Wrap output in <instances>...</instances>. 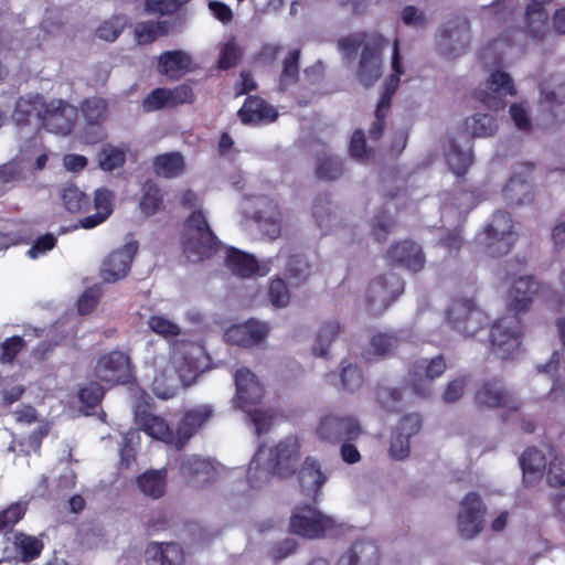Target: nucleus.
Wrapping results in <instances>:
<instances>
[{
	"label": "nucleus",
	"mask_w": 565,
	"mask_h": 565,
	"mask_svg": "<svg viewBox=\"0 0 565 565\" xmlns=\"http://www.w3.org/2000/svg\"><path fill=\"white\" fill-rule=\"evenodd\" d=\"M446 370L443 355H437L429 361L423 360L414 365L413 385L422 396H428L431 387L428 382L439 377Z\"/></svg>",
	"instance_id": "b1692460"
},
{
	"label": "nucleus",
	"mask_w": 565,
	"mask_h": 565,
	"mask_svg": "<svg viewBox=\"0 0 565 565\" xmlns=\"http://www.w3.org/2000/svg\"><path fill=\"white\" fill-rule=\"evenodd\" d=\"M300 441L290 435L275 447L266 450L259 448L248 467V480L253 486L267 481L271 473L281 477L291 475L300 460Z\"/></svg>",
	"instance_id": "f03ea898"
},
{
	"label": "nucleus",
	"mask_w": 565,
	"mask_h": 565,
	"mask_svg": "<svg viewBox=\"0 0 565 565\" xmlns=\"http://www.w3.org/2000/svg\"><path fill=\"white\" fill-rule=\"evenodd\" d=\"M148 327L157 334L163 338H173L181 333V328L173 321L163 316H151L148 320Z\"/></svg>",
	"instance_id": "864d4df0"
},
{
	"label": "nucleus",
	"mask_w": 565,
	"mask_h": 565,
	"mask_svg": "<svg viewBox=\"0 0 565 565\" xmlns=\"http://www.w3.org/2000/svg\"><path fill=\"white\" fill-rule=\"evenodd\" d=\"M525 28L527 34L536 41H544L551 35L548 15L543 7L527 4Z\"/></svg>",
	"instance_id": "473e14b6"
},
{
	"label": "nucleus",
	"mask_w": 565,
	"mask_h": 565,
	"mask_svg": "<svg viewBox=\"0 0 565 565\" xmlns=\"http://www.w3.org/2000/svg\"><path fill=\"white\" fill-rule=\"evenodd\" d=\"M77 119V108L62 99L46 104L43 125L54 134L67 135L72 131Z\"/></svg>",
	"instance_id": "f8f14e48"
},
{
	"label": "nucleus",
	"mask_w": 565,
	"mask_h": 565,
	"mask_svg": "<svg viewBox=\"0 0 565 565\" xmlns=\"http://www.w3.org/2000/svg\"><path fill=\"white\" fill-rule=\"evenodd\" d=\"M536 289L537 284L532 278H519L509 291V306L515 311L525 310L532 301Z\"/></svg>",
	"instance_id": "72a5a7b5"
},
{
	"label": "nucleus",
	"mask_w": 565,
	"mask_h": 565,
	"mask_svg": "<svg viewBox=\"0 0 565 565\" xmlns=\"http://www.w3.org/2000/svg\"><path fill=\"white\" fill-rule=\"evenodd\" d=\"M24 340L21 337L7 339L0 347V362L11 363L24 348Z\"/></svg>",
	"instance_id": "bf43d9fd"
},
{
	"label": "nucleus",
	"mask_w": 565,
	"mask_h": 565,
	"mask_svg": "<svg viewBox=\"0 0 565 565\" xmlns=\"http://www.w3.org/2000/svg\"><path fill=\"white\" fill-rule=\"evenodd\" d=\"M542 96L544 102L553 105H562L565 103V82H554L544 84L542 87Z\"/></svg>",
	"instance_id": "680f3d73"
},
{
	"label": "nucleus",
	"mask_w": 565,
	"mask_h": 565,
	"mask_svg": "<svg viewBox=\"0 0 565 565\" xmlns=\"http://www.w3.org/2000/svg\"><path fill=\"white\" fill-rule=\"evenodd\" d=\"M238 116L245 124H263L274 121L278 113L264 99L258 97H248L238 111Z\"/></svg>",
	"instance_id": "c756f323"
},
{
	"label": "nucleus",
	"mask_w": 565,
	"mask_h": 565,
	"mask_svg": "<svg viewBox=\"0 0 565 565\" xmlns=\"http://www.w3.org/2000/svg\"><path fill=\"white\" fill-rule=\"evenodd\" d=\"M401 337L395 333H376L371 338V349L377 356H385L394 352L399 345Z\"/></svg>",
	"instance_id": "09e8293b"
},
{
	"label": "nucleus",
	"mask_w": 565,
	"mask_h": 565,
	"mask_svg": "<svg viewBox=\"0 0 565 565\" xmlns=\"http://www.w3.org/2000/svg\"><path fill=\"white\" fill-rule=\"evenodd\" d=\"M326 476L320 469V465L313 458H306L299 472V483L302 492L308 497H316L323 483Z\"/></svg>",
	"instance_id": "2f4dec72"
},
{
	"label": "nucleus",
	"mask_w": 565,
	"mask_h": 565,
	"mask_svg": "<svg viewBox=\"0 0 565 565\" xmlns=\"http://www.w3.org/2000/svg\"><path fill=\"white\" fill-rule=\"evenodd\" d=\"M236 395L235 401L239 407L246 408L248 405L257 404L264 390L256 375L246 367H241L235 372Z\"/></svg>",
	"instance_id": "aec40b11"
},
{
	"label": "nucleus",
	"mask_w": 565,
	"mask_h": 565,
	"mask_svg": "<svg viewBox=\"0 0 565 565\" xmlns=\"http://www.w3.org/2000/svg\"><path fill=\"white\" fill-rule=\"evenodd\" d=\"M46 104L40 95L20 97L15 104L13 118L18 124H25L31 117L43 121Z\"/></svg>",
	"instance_id": "f704fd0d"
},
{
	"label": "nucleus",
	"mask_w": 565,
	"mask_h": 565,
	"mask_svg": "<svg viewBox=\"0 0 565 565\" xmlns=\"http://www.w3.org/2000/svg\"><path fill=\"white\" fill-rule=\"evenodd\" d=\"M161 204L162 195L160 190L152 184L147 185L140 201L142 212L147 215H152L158 211Z\"/></svg>",
	"instance_id": "13d9d810"
},
{
	"label": "nucleus",
	"mask_w": 565,
	"mask_h": 565,
	"mask_svg": "<svg viewBox=\"0 0 565 565\" xmlns=\"http://www.w3.org/2000/svg\"><path fill=\"white\" fill-rule=\"evenodd\" d=\"M180 4L179 0H147L145 10L149 14L168 15L175 12Z\"/></svg>",
	"instance_id": "e2e57ef3"
},
{
	"label": "nucleus",
	"mask_w": 565,
	"mask_h": 565,
	"mask_svg": "<svg viewBox=\"0 0 565 565\" xmlns=\"http://www.w3.org/2000/svg\"><path fill=\"white\" fill-rule=\"evenodd\" d=\"M191 56L183 51H168L160 55L158 70L169 78L178 79L190 70Z\"/></svg>",
	"instance_id": "7c9ffc66"
},
{
	"label": "nucleus",
	"mask_w": 565,
	"mask_h": 565,
	"mask_svg": "<svg viewBox=\"0 0 565 565\" xmlns=\"http://www.w3.org/2000/svg\"><path fill=\"white\" fill-rule=\"evenodd\" d=\"M404 284L394 273L373 280L367 289L366 301L373 315H381L403 292Z\"/></svg>",
	"instance_id": "9b49d317"
},
{
	"label": "nucleus",
	"mask_w": 565,
	"mask_h": 565,
	"mask_svg": "<svg viewBox=\"0 0 565 565\" xmlns=\"http://www.w3.org/2000/svg\"><path fill=\"white\" fill-rule=\"evenodd\" d=\"M269 301L277 308L286 307L289 303L290 295L285 281L280 278L273 279L268 288Z\"/></svg>",
	"instance_id": "4d7b16f0"
},
{
	"label": "nucleus",
	"mask_w": 565,
	"mask_h": 565,
	"mask_svg": "<svg viewBox=\"0 0 565 565\" xmlns=\"http://www.w3.org/2000/svg\"><path fill=\"white\" fill-rule=\"evenodd\" d=\"M138 249L136 242H129L110 253L103 262L100 277L106 282H115L129 271L134 255Z\"/></svg>",
	"instance_id": "2eb2a0df"
},
{
	"label": "nucleus",
	"mask_w": 565,
	"mask_h": 565,
	"mask_svg": "<svg viewBox=\"0 0 565 565\" xmlns=\"http://www.w3.org/2000/svg\"><path fill=\"white\" fill-rule=\"evenodd\" d=\"M392 68L394 74L391 76L390 81L386 84L385 93L381 97L376 110H375V121L373 122L370 135L373 138H379L383 131L384 127V118L391 106V97L396 90L399 82V75L404 73L401 65V56L398 52V42L394 41L393 44V56H392Z\"/></svg>",
	"instance_id": "4468645a"
},
{
	"label": "nucleus",
	"mask_w": 565,
	"mask_h": 565,
	"mask_svg": "<svg viewBox=\"0 0 565 565\" xmlns=\"http://www.w3.org/2000/svg\"><path fill=\"white\" fill-rule=\"evenodd\" d=\"M487 508L476 492L466 494L457 514V532L465 540L475 539L483 529Z\"/></svg>",
	"instance_id": "1a4fd4ad"
},
{
	"label": "nucleus",
	"mask_w": 565,
	"mask_h": 565,
	"mask_svg": "<svg viewBox=\"0 0 565 565\" xmlns=\"http://www.w3.org/2000/svg\"><path fill=\"white\" fill-rule=\"evenodd\" d=\"M135 423L147 435L164 443H174L172 431L164 418L154 415L149 405L139 404L135 409Z\"/></svg>",
	"instance_id": "412c9836"
},
{
	"label": "nucleus",
	"mask_w": 565,
	"mask_h": 565,
	"mask_svg": "<svg viewBox=\"0 0 565 565\" xmlns=\"http://www.w3.org/2000/svg\"><path fill=\"white\" fill-rule=\"evenodd\" d=\"M475 399L480 407H502L508 411H518L521 406L520 399L512 392L494 381L484 383L477 391Z\"/></svg>",
	"instance_id": "a211bd4d"
},
{
	"label": "nucleus",
	"mask_w": 565,
	"mask_h": 565,
	"mask_svg": "<svg viewBox=\"0 0 565 565\" xmlns=\"http://www.w3.org/2000/svg\"><path fill=\"white\" fill-rule=\"evenodd\" d=\"M153 170L157 175L175 178L184 170V160L178 152L159 154L153 160Z\"/></svg>",
	"instance_id": "58836bf2"
},
{
	"label": "nucleus",
	"mask_w": 565,
	"mask_h": 565,
	"mask_svg": "<svg viewBox=\"0 0 565 565\" xmlns=\"http://www.w3.org/2000/svg\"><path fill=\"white\" fill-rule=\"evenodd\" d=\"M213 415L210 405H200L186 412L181 419L175 438L177 449H182L188 440L200 429Z\"/></svg>",
	"instance_id": "5701e85b"
},
{
	"label": "nucleus",
	"mask_w": 565,
	"mask_h": 565,
	"mask_svg": "<svg viewBox=\"0 0 565 565\" xmlns=\"http://www.w3.org/2000/svg\"><path fill=\"white\" fill-rule=\"evenodd\" d=\"M390 454L397 460L406 458L409 454V436L395 430L391 439Z\"/></svg>",
	"instance_id": "69168bd1"
},
{
	"label": "nucleus",
	"mask_w": 565,
	"mask_h": 565,
	"mask_svg": "<svg viewBox=\"0 0 565 565\" xmlns=\"http://www.w3.org/2000/svg\"><path fill=\"white\" fill-rule=\"evenodd\" d=\"M95 373L99 381L109 385L126 383L131 376L129 358L122 352H110L99 359Z\"/></svg>",
	"instance_id": "ddd939ff"
},
{
	"label": "nucleus",
	"mask_w": 565,
	"mask_h": 565,
	"mask_svg": "<svg viewBox=\"0 0 565 565\" xmlns=\"http://www.w3.org/2000/svg\"><path fill=\"white\" fill-rule=\"evenodd\" d=\"M520 461L523 470V481L527 486H534L541 480L545 468L543 454L537 449L530 448L523 452Z\"/></svg>",
	"instance_id": "c9c22d12"
},
{
	"label": "nucleus",
	"mask_w": 565,
	"mask_h": 565,
	"mask_svg": "<svg viewBox=\"0 0 565 565\" xmlns=\"http://www.w3.org/2000/svg\"><path fill=\"white\" fill-rule=\"evenodd\" d=\"M202 349L193 342H174L170 358L156 360V373L152 392L162 399H168L195 382L200 363L198 356Z\"/></svg>",
	"instance_id": "f257e3e1"
},
{
	"label": "nucleus",
	"mask_w": 565,
	"mask_h": 565,
	"mask_svg": "<svg viewBox=\"0 0 565 565\" xmlns=\"http://www.w3.org/2000/svg\"><path fill=\"white\" fill-rule=\"evenodd\" d=\"M99 167L105 171H111L121 167L126 161V149L107 145L98 154Z\"/></svg>",
	"instance_id": "a18cd8bd"
},
{
	"label": "nucleus",
	"mask_w": 565,
	"mask_h": 565,
	"mask_svg": "<svg viewBox=\"0 0 565 565\" xmlns=\"http://www.w3.org/2000/svg\"><path fill=\"white\" fill-rule=\"evenodd\" d=\"M300 51L295 49L288 53L284 60V68L280 77V85L288 86L294 84L298 78V61Z\"/></svg>",
	"instance_id": "5fc2aeb1"
},
{
	"label": "nucleus",
	"mask_w": 565,
	"mask_h": 565,
	"mask_svg": "<svg viewBox=\"0 0 565 565\" xmlns=\"http://www.w3.org/2000/svg\"><path fill=\"white\" fill-rule=\"evenodd\" d=\"M380 553L373 541L362 540L353 543L339 558L338 565H377Z\"/></svg>",
	"instance_id": "c85d7f7f"
},
{
	"label": "nucleus",
	"mask_w": 565,
	"mask_h": 565,
	"mask_svg": "<svg viewBox=\"0 0 565 565\" xmlns=\"http://www.w3.org/2000/svg\"><path fill=\"white\" fill-rule=\"evenodd\" d=\"M252 218L257 228L269 239H276L281 233V213L278 205L268 198L256 201V211Z\"/></svg>",
	"instance_id": "6ab92c4d"
},
{
	"label": "nucleus",
	"mask_w": 565,
	"mask_h": 565,
	"mask_svg": "<svg viewBox=\"0 0 565 565\" xmlns=\"http://www.w3.org/2000/svg\"><path fill=\"white\" fill-rule=\"evenodd\" d=\"M492 352L499 359L513 356L519 350L521 338L520 320L515 315L498 319L491 328Z\"/></svg>",
	"instance_id": "6e6552de"
},
{
	"label": "nucleus",
	"mask_w": 565,
	"mask_h": 565,
	"mask_svg": "<svg viewBox=\"0 0 565 565\" xmlns=\"http://www.w3.org/2000/svg\"><path fill=\"white\" fill-rule=\"evenodd\" d=\"M343 173L341 160L335 156H323L319 159L317 174L320 179L335 180Z\"/></svg>",
	"instance_id": "603ef678"
},
{
	"label": "nucleus",
	"mask_w": 565,
	"mask_h": 565,
	"mask_svg": "<svg viewBox=\"0 0 565 565\" xmlns=\"http://www.w3.org/2000/svg\"><path fill=\"white\" fill-rule=\"evenodd\" d=\"M448 323L458 332L471 337L486 324L483 312L469 299H456L447 310Z\"/></svg>",
	"instance_id": "9d476101"
},
{
	"label": "nucleus",
	"mask_w": 565,
	"mask_h": 565,
	"mask_svg": "<svg viewBox=\"0 0 565 565\" xmlns=\"http://www.w3.org/2000/svg\"><path fill=\"white\" fill-rule=\"evenodd\" d=\"M127 25L126 17H114L97 29V34L106 41H115Z\"/></svg>",
	"instance_id": "6e6d98bb"
},
{
	"label": "nucleus",
	"mask_w": 565,
	"mask_h": 565,
	"mask_svg": "<svg viewBox=\"0 0 565 565\" xmlns=\"http://www.w3.org/2000/svg\"><path fill=\"white\" fill-rule=\"evenodd\" d=\"M486 253L493 257L508 254L515 242L513 222L509 213L498 211L480 238Z\"/></svg>",
	"instance_id": "20e7f679"
},
{
	"label": "nucleus",
	"mask_w": 565,
	"mask_h": 565,
	"mask_svg": "<svg viewBox=\"0 0 565 565\" xmlns=\"http://www.w3.org/2000/svg\"><path fill=\"white\" fill-rule=\"evenodd\" d=\"M498 129L497 120L488 114H477L465 120V130L472 137H490Z\"/></svg>",
	"instance_id": "a19ab883"
},
{
	"label": "nucleus",
	"mask_w": 565,
	"mask_h": 565,
	"mask_svg": "<svg viewBox=\"0 0 565 565\" xmlns=\"http://www.w3.org/2000/svg\"><path fill=\"white\" fill-rule=\"evenodd\" d=\"M469 40V28L468 24L463 22L454 28L443 29L438 45L445 55L457 56L465 52Z\"/></svg>",
	"instance_id": "cd10ccee"
},
{
	"label": "nucleus",
	"mask_w": 565,
	"mask_h": 565,
	"mask_svg": "<svg viewBox=\"0 0 565 565\" xmlns=\"http://www.w3.org/2000/svg\"><path fill=\"white\" fill-rule=\"evenodd\" d=\"M181 475L192 484L202 487L217 477L215 463L196 456L184 457L180 463Z\"/></svg>",
	"instance_id": "4be33fe9"
},
{
	"label": "nucleus",
	"mask_w": 565,
	"mask_h": 565,
	"mask_svg": "<svg viewBox=\"0 0 565 565\" xmlns=\"http://www.w3.org/2000/svg\"><path fill=\"white\" fill-rule=\"evenodd\" d=\"M287 278L295 286L307 280L310 276V265L308 260L300 255L291 256L286 268Z\"/></svg>",
	"instance_id": "c03bdc74"
},
{
	"label": "nucleus",
	"mask_w": 565,
	"mask_h": 565,
	"mask_svg": "<svg viewBox=\"0 0 565 565\" xmlns=\"http://www.w3.org/2000/svg\"><path fill=\"white\" fill-rule=\"evenodd\" d=\"M315 434L321 441L335 445L356 439L362 428L353 416L327 414L318 420Z\"/></svg>",
	"instance_id": "0eeeda50"
},
{
	"label": "nucleus",
	"mask_w": 565,
	"mask_h": 565,
	"mask_svg": "<svg viewBox=\"0 0 565 565\" xmlns=\"http://www.w3.org/2000/svg\"><path fill=\"white\" fill-rule=\"evenodd\" d=\"M446 160L456 175H462L472 164L473 157L470 149L462 150L456 143H451Z\"/></svg>",
	"instance_id": "37998d69"
},
{
	"label": "nucleus",
	"mask_w": 565,
	"mask_h": 565,
	"mask_svg": "<svg viewBox=\"0 0 565 565\" xmlns=\"http://www.w3.org/2000/svg\"><path fill=\"white\" fill-rule=\"evenodd\" d=\"M225 266L236 276L252 277L266 275L269 268L266 264L259 265L254 256L236 248H227L224 259Z\"/></svg>",
	"instance_id": "393cba45"
},
{
	"label": "nucleus",
	"mask_w": 565,
	"mask_h": 565,
	"mask_svg": "<svg viewBox=\"0 0 565 565\" xmlns=\"http://www.w3.org/2000/svg\"><path fill=\"white\" fill-rule=\"evenodd\" d=\"M363 49L356 71L358 79L364 87L372 86L383 71L382 52L387 41L379 33L363 36Z\"/></svg>",
	"instance_id": "39448f33"
},
{
	"label": "nucleus",
	"mask_w": 565,
	"mask_h": 565,
	"mask_svg": "<svg viewBox=\"0 0 565 565\" xmlns=\"http://www.w3.org/2000/svg\"><path fill=\"white\" fill-rule=\"evenodd\" d=\"M13 544L15 548L21 553L23 559L36 557L43 547V544L40 540L23 533L14 535Z\"/></svg>",
	"instance_id": "3c124183"
},
{
	"label": "nucleus",
	"mask_w": 565,
	"mask_h": 565,
	"mask_svg": "<svg viewBox=\"0 0 565 565\" xmlns=\"http://www.w3.org/2000/svg\"><path fill=\"white\" fill-rule=\"evenodd\" d=\"M147 565H182L183 551L177 543L148 544L145 552Z\"/></svg>",
	"instance_id": "bb28decb"
},
{
	"label": "nucleus",
	"mask_w": 565,
	"mask_h": 565,
	"mask_svg": "<svg viewBox=\"0 0 565 565\" xmlns=\"http://www.w3.org/2000/svg\"><path fill=\"white\" fill-rule=\"evenodd\" d=\"M546 479L551 486L565 484V455L563 452L551 461Z\"/></svg>",
	"instance_id": "052dcab7"
},
{
	"label": "nucleus",
	"mask_w": 565,
	"mask_h": 565,
	"mask_svg": "<svg viewBox=\"0 0 565 565\" xmlns=\"http://www.w3.org/2000/svg\"><path fill=\"white\" fill-rule=\"evenodd\" d=\"M268 333L269 326L267 323L250 319L228 328L225 332V340L231 344L252 348L263 343Z\"/></svg>",
	"instance_id": "dca6fc26"
},
{
	"label": "nucleus",
	"mask_w": 565,
	"mask_h": 565,
	"mask_svg": "<svg viewBox=\"0 0 565 565\" xmlns=\"http://www.w3.org/2000/svg\"><path fill=\"white\" fill-rule=\"evenodd\" d=\"M516 89L511 76L505 72H494L487 82V89L478 92V98L489 108L499 109L504 106L503 97L514 96Z\"/></svg>",
	"instance_id": "f3484780"
},
{
	"label": "nucleus",
	"mask_w": 565,
	"mask_h": 565,
	"mask_svg": "<svg viewBox=\"0 0 565 565\" xmlns=\"http://www.w3.org/2000/svg\"><path fill=\"white\" fill-rule=\"evenodd\" d=\"M290 531L306 539L315 540L327 535L335 526L331 516L321 513L312 505L298 507L294 510Z\"/></svg>",
	"instance_id": "423d86ee"
},
{
	"label": "nucleus",
	"mask_w": 565,
	"mask_h": 565,
	"mask_svg": "<svg viewBox=\"0 0 565 565\" xmlns=\"http://www.w3.org/2000/svg\"><path fill=\"white\" fill-rule=\"evenodd\" d=\"M503 195L511 204L529 203L533 199L532 185L527 179L514 175L504 186Z\"/></svg>",
	"instance_id": "4c0bfd02"
},
{
	"label": "nucleus",
	"mask_w": 565,
	"mask_h": 565,
	"mask_svg": "<svg viewBox=\"0 0 565 565\" xmlns=\"http://www.w3.org/2000/svg\"><path fill=\"white\" fill-rule=\"evenodd\" d=\"M387 256L391 260L402 264L413 271L420 270L425 264V256L420 246L409 241L391 246Z\"/></svg>",
	"instance_id": "a878e982"
},
{
	"label": "nucleus",
	"mask_w": 565,
	"mask_h": 565,
	"mask_svg": "<svg viewBox=\"0 0 565 565\" xmlns=\"http://www.w3.org/2000/svg\"><path fill=\"white\" fill-rule=\"evenodd\" d=\"M341 332V326L337 321H327L322 323L318 330L312 353L317 356H326L328 350L335 338Z\"/></svg>",
	"instance_id": "79ce46f5"
},
{
	"label": "nucleus",
	"mask_w": 565,
	"mask_h": 565,
	"mask_svg": "<svg viewBox=\"0 0 565 565\" xmlns=\"http://www.w3.org/2000/svg\"><path fill=\"white\" fill-rule=\"evenodd\" d=\"M23 160L20 158H14L0 166V183H9L19 180L23 174Z\"/></svg>",
	"instance_id": "0e129e2a"
},
{
	"label": "nucleus",
	"mask_w": 565,
	"mask_h": 565,
	"mask_svg": "<svg viewBox=\"0 0 565 565\" xmlns=\"http://www.w3.org/2000/svg\"><path fill=\"white\" fill-rule=\"evenodd\" d=\"M166 470H148L137 479L139 490L151 499H159L164 494L167 486Z\"/></svg>",
	"instance_id": "e433bc0d"
},
{
	"label": "nucleus",
	"mask_w": 565,
	"mask_h": 565,
	"mask_svg": "<svg viewBox=\"0 0 565 565\" xmlns=\"http://www.w3.org/2000/svg\"><path fill=\"white\" fill-rule=\"evenodd\" d=\"M103 396L104 388L95 382L89 383L78 393L81 402L87 407H95L102 401Z\"/></svg>",
	"instance_id": "338daca9"
},
{
	"label": "nucleus",
	"mask_w": 565,
	"mask_h": 565,
	"mask_svg": "<svg viewBox=\"0 0 565 565\" xmlns=\"http://www.w3.org/2000/svg\"><path fill=\"white\" fill-rule=\"evenodd\" d=\"M242 56V50L234 39H230L220 47V57L217 65L221 70L234 67Z\"/></svg>",
	"instance_id": "8fccbe9b"
},
{
	"label": "nucleus",
	"mask_w": 565,
	"mask_h": 565,
	"mask_svg": "<svg viewBox=\"0 0 565 565\" xmlns=\"http://www.w3.org/2000/svg\"><path fill=\"white\" fill-rule=\"evenodd\" d=\"M108 106L107 99L93 96L82 102L81 111L89 125H100L108 118Z\"/></svg>",
	"instance_id": "ea45409f"
},
{
	"label": "nucleus",
	"mask_w": 565,
	"mask_h": 565,
	"mask_svg": "<svg viewBox=\"0 0 565 565\" xmlns=\"http://www.w3.org/2000/svg\"><path fill=\"white\" fill-rule=\"evenodd\" d=\"M220 242L212 232L205 215L193 212L186 220L182 234V248L186 259L199 263L212 257L218 249Z\"/></svg>",
	"instance_id": "7ed1b4c3"
},
{
	"label": "nucleus",
	"mask_w": 565,
	"mask_h": 565,
	"mask_svg": "<svg viewBox=\"0 0 565 565\" xmlns=\"http://www.w3.org/2000/svg\"><path fill=\"white\" fill-rule=\"evenodd\" d=\"M25 505L22 503H14L7 510L0 513V531L14 525L25 513Z\"/></svg>",
	"instance_id": "774afa93"
},
{
	"label": "nucleus",
	"mask_w": 565,
	"mask_h": 565,
	"mask_svg": "<svg viewBox=\"0 0 565 565\" xmlns=\"http://www.w3.org/2000/svg\"><path fill=\"white\" fill-rule=\"evenodd\" d=\"M62 200L67 211L78 213L89 203L88 198L76 185L67 184L62 190Z\"/></svg>",
	"instance_id": "de8ad7c7"
},
{
	"label": "nucleus",
	"mask_w": 565,
	"mask_h": 565,
	"mask_svg": "<svg viewBox=\"0 0 565 565\" xmlns=\"http://www.w3.org/2000/svg\"><path fill=\"white\" fill-rule=\"evenodd\" d=\"M166 33V22H140L135 28V34L139 44L151 43L159 36L164 35Z\"/></svg>",
	"instance_id": "49530a36"
}]
</instances>
